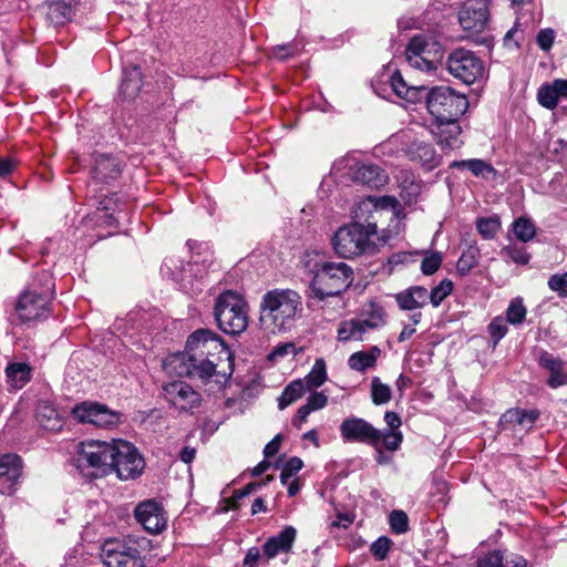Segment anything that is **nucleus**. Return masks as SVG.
<instances>
[{
	"mask_svg": "<svg viewBox=\"0 0 567 567\" xmlns=\"http://www.w3.org/2000/svg\"><path fill=\"white\" fill-rule=\"evenodd\" d=\"M506 322V319H503L502 317H496L488 324V332L491 334L494 347L506 336L508 331Z\"/></svg>",
	"mask_w": 567,
	"mask_h": 567,
	"instance_id": "de8ad7c7",
	"label": "nucleus"
},
{
	"mask_svg": "<svg viewBox=\"0 0 567 567\" xmlns=\"http://www.w3.org/2000/svg\"><path fill=\"white\" fill-rule=\"evenodd\" d=\"M295 344L291 342L278 344L274 348V350L268 354L269 361H277L281 358H285L288 354L295 353Z\"/></svg>",
	"mask_w": 567,
	"mask_h": 567,
	"instance_id": "5fc2aeb1",
	"label": "nucleus"
},
{
	"mask_svg": "<svg viewBox=\"0 0 567 567\" xmlns=\"http://www.w3.org/2000/svg\"><path fill=\"white\" fill-rule=\"evenodd\" d=\"M134 515L143 528L151 534L162 533L167 525L163 507L154 499L140 503L134 511Z\"/></svg>",
	"mask_w": 567,
	"mask_h": 567,
	"instance_id": "6ab92c4d",
	"label": "nucleus"
},
{
	"mask_svg": "<svg viewBox=\"0 0 567 567\" xmlns=\"http://www.w3.org/2000/svg\"><path fill=\"white\" fill-rule=\"evenodd\" d=\"M309 391L321 386L327 380V368L323 359H317L310 372L302 379Z\"/></svg>",
	"mask_w": 567,
	"mask_h": 567,
	"instance_id": "4c0bfd02",
	"label": "nucleus"
},
{
	"mask_svg": "<svg viewBox=\"0 0 567 567\" xmlns=\"http://www.w3.org/2000/svg\"><path fill=\"white\" fill-rule=\"evenodd\" d=\"M519 414H520V409H511L508 411H506L499 419V422L502 425L506 426V425H513V426H516L518 425V422H519Z\"/></svg>",
	"mask_w": 567,
	"mask_h": 567,
	"instance_id": "13d9d810",
	"label": "nucleus"
},
{
	"mask_svg": "<svg viewBox=\"0 0 567 567\" xmlns=\"http://www.w3.org/2000/svg\"><path fill=\"white\" fill-rule=\"evenodd\" d=\"M295 54V47L291 44L277 45L274 49V55L279 60H285Z\"/></svg>",
	"mask_w": 567,
	"mask_h": 567,
	"instance_id": "69168bd1",
	"label": "nucleus"
},
{
	"mask_svg": "<svg viewBox=\"0 0 567 567\" xmlns=\"http://www.w3.org/2000/svg\"><path fill=\"white\" fill-rule=\"evenodd\" d=\"M526 312L523 300L520 298H515L511 301L506 310V321L511 324H519L525 320Z\"/></svg>",
	"mask_w": 567,
	"mask_h": 567,
	"instance_id": "79ce46f5",
	"label": "nucleus"
},
{
	"mask_svg": "<svg viewBox=\"0 0 567 567\" xmlns=\"http://www.w3.org/2000/svg\"><path fill=\"white\" fill-rule=\"evenodd\" d=\"M8 383L16 389H21L31 379V368L24 362H12L6 368Z\"/></svg>",
	"mask_w": 567,
	"mask_h": 567,
	"instance_id": "f704fd0d",
	"label": "nucleus"
},
{
	"mask_svg": "<svg viewBox=\"0 0 567 567\" xmlns=\"http://www.w3.org/2000/svg\"><path fill=\"white\" fill-rule=\"evenodd\" d=\"M112 454L111 471H115L118 478L131 480L142 473L144 460L130 442L114 440V453Z\"/></svg>",
	"mask_w": 567,
	"mask_h": 567,
	"instance_id": "9b49d317",
	"label": "nucleus"
},
{
	"mask_svg": "<svg viewBox=\"0 0 567 567\" xmlns=\"http://www.w3.org/2000/svg\"><path fill=\"white\" fill-rule=\"evenodd\" d=\"M480 250L477 247L471 246L463 251L457 260L456 269L461 275H466L478 264Z\"/></svg>",
	"mask_w": 567,
	"mask_h": 567,
	"instance_id": "58836bf2",
	"label": "nucleus"
},
{
	"mask_svg": "<svg viewBox=\"0 0 567 567\" xmlns=\"http://www.w3.org/2000/svg\"><path fill=\"white\" fill-rule=\"evenodd\" d=\"M433 133L436 135L439 145L444 150L453 151L463 145L458 120L436 122Z\"/></svg>",
	"mask_w": 567,
	"mask_h": 567,
	"instance_id": "5701e85b",
	"label": "nucleus"
},
{
	"mask_svg": "<svg viewBox=\"0 0 567 567\" xmlns=\"http://www.w3.org/2000/svg\"><path fill=\"white\" fill-rule=\"evenodd\" d=\"M384 422L389 426L386 431H399V427L402 424L400 415L393 411L385 412Z\"/></svg>",
	"mask_w": 567,
	"mask_h": 567,
	"instance_id": "052dcab7",
	"label": "nucleus"
},
{
	"mask_svg": "<svg viewBox=\"0 0 567 567\" xmlns=\"http://www.w3.org/2000/svg\"><path fill=\"white\" fill-rule=\"evenodd\" d=\"M195 267L196 266L190 262H185L175 257H168L162 266V272L164 276H168L172 280L177 282L184 292L194 295L202 291V284L200 280L197 279Z\"/></svg>",
	"mask_w": 567,
	"mask_h": 567,
	"instance_id": "dca6fc26",
	"label": "nucleus"
},
{
	"mask_svg": "<svg viewBox=\"0 0 567 567\" xmlns=\"http://www.w3.org/2000/svg\"><path fill=\"white\" fill-rule=\"evenodd\" d=\"M403 442V434L401 431H381L380 430V444L382 443L388 451L395 452L400 449Z\"/></svg>",
	"mask_w": 567,
	"mask_h": 567,
	"instance_id": "49530a36",
	"label": "nucleus"
},
{
	"mask_svg": "<svg viewBox=\"0 0 567 567\" xmlns=\"http://www.w3.org/2000/svg\"><path fill=\"white\" fill-rule=\"evenodd\" d=\"M518 426L522 429H530L538 419L539 413L534 410H520Z\"/></svg>",
	"mask_w": 567,
	"mask_h": 567,
	"instance_id": "4d7b16f0",
	"label": "nucleus"
},
{
	"mask_svg": "<svg viewBox=\"0 0 567 567\" xmlns=\"http://www.w3.org/2000/svg\"><path fill=\"white\" fill-rule=\"evenodd\" d=\"M488 19L489 9L483 1L463 7L458 13V22L463 30L473 34L482 32L486 28Z\"/></svg>",
	"mask_w": 567,
	"mask_h": 567,
	"instance_id": "aec40b11",
	"label": "nucleus"
},
{
	"mask_svg": "<svg viewBox=\"0 0 567 567\" xmlns=\"http://www.w3.org/2000/svg\"><path fill=\"white\" fill-rule=\"evenodd\" d=\"M555 41V31L550 28L543 29L537 33L536 43L543 51H549Z\"/></svg>",
	"mask_w": 567,
	"mask_h": 567,
	"instance_id": "864d4df0",
	"label": "nucleus"
},
{
	"mask_svg": "<svg viewBox=\"0 0 567 567\" xmlns=\"http://www.w3.org/2000/svg\"><path fill=\"white\" fill-rule=\"evenodd\" d=\"M114 441H86L78 444L76 467L86 476L96 477L111 471Z\"/></svg>",
	"mask_w": 567,
	"mask_h": 567,
	"instance_id": "0eeeda50",
	"label": "nucleus"
},
{
	"mask_svg": "<svg viewBox=\"0 0 567 567\" xmlns=\"http://www.w3.org/2000/svg\"><path fill=\"white\" fill-rule=\"evenodd\" d=\"M47 14L51 23L62 25L73 17V6L61 0H51Z\"/></svg>",
	"mask_w": 567,
	"mask_h": 567,
	"instance_id": "c9c22d12",
	"label": "nucleus"
},
{
	"mask_svg": "<svg viewBox=\"0 0 567 567\" xmlns=\"http://www.w3.org/2000/svg\"><path fill=\"white\" fill-rule=\"evenodd\" d=\"M453 282L450 279H443L429 293V300L433 307H439L442 301L452 292Z\"/></svg>",
	"mask_w": 567,
	"mask_h": 567,
	"instance_id": "37998d69",
	"label": "nucleus"
},
{
	"mask_svg": "<svg viewBox=\"0 0 567 567\" xmlns=\"http://www.w3.org/2000/svg\"><path fill=\"white\" fill-rule=\"evenodd\" d=\"M142 87V73L138 66L133 65L124 70L120 86V93L124 100H132L140 93Z\"/></svg>",
	"mask_w": 567,
	"mask_h": 567,
	"instance_id": "7c9ffc66",
	"label": "nucleus"
},
{
	"mask_svg": "<svg viewBox=\"0 0 567 567\" xmlns=\"http://www.w3.org/2000/svg\"><path fill=\"white\" fill-rule=\"evenodd\" d=\"M310 413V410L305 404L301 405L292 419V425L297 429H301L302 425L307 422L308 415Z\"/></svg>",
	"mask_w": 567,
	"mask_h": 567,
	"instance_id": "680f3d73",
	"label": "nucleus"
},
{
	"mask_svg": "<svg viewBox=\"0 0 567 567\" xmlns=\"http://www.w3.org/2000/svg\"><path fill=\"white\" fill-rule=\"evenodd\" d=\"M353 281L352 268L343 261H326L316 265L310 284L311 297L324 300L339 296Z\"/></svg>",
	"mask_w": 567,
	"mask_h": 567,
	"instance_id": "39448f33",
	"label": "nucleus"
},
{
	"mask_svg": "<svg viewBox=\"0 0 567 567\" xmlns=\"http://www.w3.org/2000/svg\"><path fill=\"white\" fill-rule=\"evenodd\" d=\"M334 167L338 171H343V174L353 182L373 188L383 186L388 181L386 174L378 165L360 164L352 156L343 157L336 163Z\"/></svg>",
	"mask_w": 567,
	"mask_h": 567,
	"instance_id": "ddd939ff",
	"label": "nucleus"
},
{
	"mask_svg": "<svg viewBox=\"0 0 567 567\" xmlns=\"http://www.w3.org/2000/svg\"><path fill=\"white\" fill-rule=\"evenodd\" d=\"M451 168H467L474 176L485 179H494L496 177V169L487 162L473 158L464 161H454L450 165Z\"/></svg>",
	"mask_w": 567,
	"mask_h": 567,
	"instance_id": "72a5a7b5",
	"label": "nucleus"
},
{
	"mask_svg": "<svg viewBox=\"0 0 567 567\" xmlns=\"http://www.w3.org/2000/svg\"><path fill=\"white\" fill-rule=\"evenodd\" d=\"M73 416L81 423H89L102 429H112L120 424L122 414L109 409L106 405L84 401L73 406Z\"/></svg>",
	"mask_w": 567,
	"mask_h": 567,
	"instance_id": "4468645a",
	"label": "nucleus"
},
{
	"mask_svg": "<svg viewBox=\"0 0 567 567\" xmlns=\"http://www.w3.org/2000/svg\"><path fill=\"white\" fill-rule=\"evenodd\" d=\"M384 315L382 310H375L368 319H351L343 321L338 329L339 341L347 342L351 340L362 341L367 331L377 329L384 324Z\"/></svg>",
	"mask_w": 567,
	"mask_h": 567,
	"instance_id": "f3484780",
	"label": "nucleus"
},
{
	"mask_svg": "<svg viewBox=\"0 0 567 567\" xmlns=\"http://www.w3.org/2000/svg\"><path fill=\"white\" fill-rule=\"evenodd\" d=\"M328 403V396L322 392L312 393L306 402V406L310 410V412L318 411L323 409Z\"/></svg>",
	"mask_w": 567,
	"mask_h": 567,
	"instance_id": "6e6d98bb",
	"label": "nucleus"
},
{
	"mask_svg": "<svg viewBox=\"0 0 567 567\" xmlns=\"http://www.w3.org/2000/svg\"><path fill=\"white\" fill-rule=\"evenodd\" d=\"M539 364L550 374L547 380L549 388L557 389L567 384V372L564 371L565 362L560 358L545 351L539 357Z\"/></svg>",
	"mask_w": 567,
	"mask_h": 567,
	"instance_id": "bb28decb",
	"label": "nucleus"
},
{
	"mask_svg": "<svg viewBox=\"0 0 567 567\" xmlns=\"http://www.w3.org/2000/svg\"><path fill=\"white\" fill-rule=\"evenodd\" d=\"M260 487V484H257V483H249L247 484L244 488L235 492L234 494V499H240L245 496H248L250 495L251 493L256 492L257 488Z\"/></svg>",
	"mask_w": 567,
	"mask_h": 567,
	"instance_id": "338daca9",
	"label": "nucleus"
},
{
	"mask_svg": "<svg viewBox=\"0 0 567 567\" xmlns=\"http://www.w3.org/2000/svg\"><path fill=\"white\" fill-rule=\"evenodd\" d=\"M395 301L402 310L412 311L429 302V292L422 286H413L396 293Z\"/></svg>",
	"mask_w": 567,
	"mask_h": 567,
	"instance_id": "cd10ccee",
	"label": "nucleus"
},
{
	"mask_svg": "<svg viewBox=\"0 0 567 567\" xmlns=\"http://www.w3.org/2000/svg\"><path fill=\"white\" fill-rule=\"evenodd\" d=\"M339 430L344 443H361L374 449L380 445V430L364 419L347 417L341 422Z\"/></svg>",
	"mask_w": 567,
	"mask_h": 567,
	"instance_id": "2eb2a0df",
	"label": "nucleus"
},
{
	"mask_svg": "<svg viewBox=\"0 0 567 567\" xmlns=\"http://www.w3.org/2000/svg\"><path fill=\"white\" fill-rule=\"evenodd\" d=\"M214 316L219 329L228 334L241 333L248 327V305L241 295L231 290L218 296Z\"/></svg>",
	"mask_w": 567,
	"mask_h": 567,
	"instance_id": "423d86ee",
	"label": "nucleus"
},
{
	"mask_svg": "<svg viewBox=\"0 0 567 567\" xmlns=\"http://www.w3.org/2000/svg\"><path fill=\"white\" fill-rule=\"evenodd\" d=\"M303 466V462L301 458L293 456L290 457L285 464L284 467L286 472H288L291 476L298 473Z\"/></svg>",
	"mask_w": 567,
	"mask_h": 567,
	"instance_id": "e2e57ef3",
	"label": "nucleus"
},
{
	"mask_svg": "<svg viewBox=\"0 0 567 567\" xmlns=\"http://www.w3.org/2000/svg\"><path fill=\"white\" fill-rule=\"evenodd\" d=\"M560 99L567 100V79H556L538 89L537 101L547 110L556 109Z\"/></svg>",
	"mask_w": 567,
	"mask_h": 567,
	"instance_id": "393cba45",
	"label": "nucleus"
},
{
	"mask_svg": "<svg viewBox=\"0 0 567 567\" xmlns=\"http://www.w3.org/2000/svg\"><path fill=\"white\" fill-rule=\"evenodd\" d=\"M426 107L436 122L453 121L466 112L468 101L451 87L435 86L426 94Z\"/></svg>",
	"mask_w": 567,
	"mask_h": 567,
	"instance_id": "6e6552de",
	"label": "nucleus"
},
{
	"mask_svg": "<svg viewBox=\"0 0 567 567\" xmlns=\"http://www.w3.org/2000/svg\"><path fill=\"white\" fill-rule=\"evenodd\" d=\"M101 559L106 567H144L138 543L133 537L106 540L101 548Z\"/></svg>",
	"mask_w": 567,
	"mask_h": 567,
	"instance_id": "1a4fd4ad",
	"label": "nucleus"
},
{
	"mask_svg": "<svg viewBox=\"0 0 567 567\" xmlns=\"http://www.w3.org/2000/svg\"><path fill=\"white\" fill-rule=\"evenodd\" d=\"M281 435L280 434H277L264 449V455L266 457H271L274 456L278 451H279V447H280V443H281Z\"/></svg>",
	"mask_w": 567,
	"mask_h": 567,
	"instance_id": "0e129e2a",
	"label": "nucleus"
},
{
	"mask_svg": "<svg viewBox=\"0 0 567 567\" xmlns=\"http://www.w3.org/2000/svg\"><path fill=\"white\" fill-rule=\"evenodd\" d=\"M35 419L39 425L47 431H59L63 426V420L58 410L47 401L37 406Z\"/></svg>",
	"mask_w": 567,
	"mask_h": 567,
	"instance_id": "c85d7f7f",
	"label": "nucleus"
},
{
	"mask_svg": "<svg viewBox=\"0 0 567 567\" xmlns=\"http://www.w3.org/2000/svg\"><path fill=\"white\" fill-rule=\"evenodd\" d=\"M446 69L451 75L465 84H472L483 76L484 64L474 52L456 49L446 60Z\"/></svg>",
	"mask_w": 567,
	"mask_h": 567,
	"instance_id": "f8f14e48",
	"label": "nucleus"
},
{
	"mask_svg": "<svg viewBox=\"0 0 567 567\" xmlns=\"http://www.w3.org/2000/svg\"><path fill=\"white\" fill-rule=\"evenodd\" d=\"M513 231L516 238L523 243L532 240L536 234L534 224L525 217H519L514 221Z\"/></svg>",
	"mask_w": 567,
	"mask_h": 567,
	"instance_id": "ea45409f",
	"label": "nucleus"
},
{
	"mask_svg": "<svg viewBox=\"0 0 567 567\" xmlns=\"http://www.w3.org/2000/svg\"><path fill=\"white\" fill-rule=\"evenodd\" d=\"M477 230L485 239L495 237L501 228V223L497 217L480 218L476 223Z\"/></svg>",
	"mask_w": 567,
	"mask_h": 567,
	"instance_id": "c03bdc74",
	"label": "nucleus"
},
{
	"mask_svg": "<svg viewBox=\"0 0 567 567\" xmlns=\"http://www.w3.org/2000/svg\"><path fill=\"white\" fill-rule=\"evenodd\" d=\"M406 155L411 161L420 163L426 171L434 169L441 162L432 144L421 140H415L408 146Z\"/></svg>",
	"mask_w": 567,
	"mask_h": 567,
	"instance_id": "4be33fe9",
	"label": "nucleus"
},
{
	"mask_svg": "<svg viewBox=\"0 0 567 567\" xmlns=\"http://www.w3.org/2000/svg\"><path fill=\"white\" fill-rule=\"evenodd\" d=\"M391 540L388 537H379L371 545V553L377 559H384L390 550Z\"/></svg>",
	"mask_w": 567,
	"mask_h": 567,
	"instance_id": "603ef678",
	"label": "nucleus"
},
{
	"mask_svg": "<svg viewBox=\"0 0 567 567\" xmlns=\"http://www.w3.org/2000/svg\"><path fill=\"white\" fill-rule=\"evenodd\" d=\"M165 399L179 411H192L199 406L202 396L184 381H174L163 386Z\"/></svg>",
	"mask_w": 567,
	"mask_h": 567,
	"instance_id": "a211bd4d",
	"label": "nucleus"
},
{
	"mask_svg": "<svg viewBox=\"0 0 567 567\" xmlns=\"http://www.w3.org/2000/svg\"><path fill=\"white\" fill-rule=\"evenodd\" d=\"M364 225L358 221L340 227L332 237V247L342 258H354L362 255H373L378 241L384 244L385 236H379L374 216Z\"/></svg>",
	"mask_w": 567,
	"mask_h": 567,
	"instance_id": "7ed1b4c3",
	"label": "nucleus"
},
{
	"mask_svg": "<svg viewBox=\"0 0 567 567\" xmlns=\"http://www.w3.org/2000/svg\"><path fill=\"white\" fill-rule=\"evenodd\" d=\"M391 389L381 382L378 377L371 380V398L375 405L385 404L391 400Z\"/></svg>",
	"mask_w": 567,
	"mask_h": 567,
	"instance_id": "a19ab883",
	"label": "nucleus"
},
{
	"mask_svg": "<svg viewBox=\"0 0 567 567\" xmlns=\"http://www.w3.org/2000/svg\"><path fill=\"white\" fill-rule=\"evenodd\" d=\"M22 473V461L17 454L0 456V493L12 494Z\"/></svg>",
	"mask_w": 567,
	"mask_h": 567,
	"instance_id": "412c9836",
	"label": "nucleus"
},
{
	"mask_svg": "<svg viewBox=\"0 0 567 567\" xmlns=\"http://www.w3.org/2000/svg\"><path fill=\"white\" fill-rule=\"evenodd\" d=\"M297 537L292 526H286L278 535L270 537L262 547L264 556L270 560L280 553H289Z\"/></svg>",
	"mask_w": 567,
	"mask_h": 567,
	"instance_id": "b1692460",
	"label": "nucleus"
},
{
	"mask_svg": "<svg viewBox=\"0 0 567 567\" xmlns=\"http://www.w3.org/2000/svg\"><path fill=\"white\" fill-rule=\"evenodd\" d=\"M307 391H309V389L308 385L305 384V380H293L284 389L279 396L278 408L280 410L286 409L288 405L300 399Z\"/></svg>",
	"mask_w": 567,
	"mask_h": 567,
	"instance_id": "e433bc0d",
	"label": "nucleus"
},
{
	"mask_svg": "<svg viewBox=\"0 0 567 567\" xmlns=\"http://www.w3.org/2000/svg\"><path fill=\"white\" fill-rule=\"evenodd\" d=\"M389 523L394 534L400 535L409 530V517L403 511H392L389 517Z\"/></svg>",
	"mask_w": 567,
	"mask_h": 567,
	"instance_id": "a18cd8bd",
	"label": "nucleus"
},
{
	"mask_svg": "<svg viewBox=\"0 0 567 567\" xmlns=\"http://www.w3.org/2000/svg\"><path fill=\"white\" fill-rule=\"evenodd\" d=\"M476 567H528V563L518 554L496 549L481 558Z\"/></svg>",
	"mask_w": 567,
	"mask_h": 567,
	"instance_id": "a878e982",
	"label": "nucleus"
},
{
	"mask_svg": "<svg viewBox=\"0 0 567 567\" xmlns=\"http://www.w3.org/2000/svg\"><path fill=\"white\" fill-rule=\"evenodd\" d=\"M503 257L511 259L518 265H526L529 261V255L525 248L518 246H507L501 250Z\"/></svg>",
	"mask_w": 567,
	"mask_h": 567,
	"instance_id": "09e8293b",
	"label": "nucleus"
},
{
	"mask_svg": "<svg viewBox=\"0 0 567 567\" xmlns=\"http://www.w3.org/2000/svg\"><path fill=\"white\" fill-rule=\"evenodd\" d=\"M548 287L559 297H567V271L564 274H555L548 279Z\"/></svg>",
	"mask_w": 567,
	"mask_h": 567,
	"instance_id": "3c124183",
	"label": "nucleus"
},
{
	"mask_svg": "<svg viewBox=\"0 0 567 567\" xmlns=\"http://www.w3.org/2000/svg\"><path fill=\"white\" fill-rule=\"evenodd\" d=\"M116 202H117V197L116 195H112L111 197H104L101 202H100V209L102 210H106V212H115V205H116Z\"/></svg>",
	"mask_w": 567,
	"mask_h": 567,
	"instance_id": "774afa93",
	"label": "nucleus"
},
{
	"mask_svg": "<svg viewBox=\"0 0 567 567\" xmlns=\"http://www.w3.org/2000/svg\"><path fill=\"white\" fill-rule=\"evenodd\" d=\"M94 178L106 182L120 176L121 168L117 159L110 155H99L93 169Z\"/></svg>",
	"mask_w": 567,
	"mask_h": 567,
	"instance_id": "2f4dec72",
	"label": "nucleus"
},
{
	"mask_svg": "<svg viewBox=\"0 0 567 567\" xmlns=\"http://www.w3.org/2000/svg\"><path fill=\"white\" fill-rule=\"evenodd\" d=\"M53 293V278L50 274L44 272L20 295L16 305L20 320L29 322L47 318L50 315Z\"/></svg>",
	"mask_w": 567,
	"mask_h": 567,
	"instance_id": "20e7f679",
	"label": "nucleus"
},
{
	"mask_svg": "<svg viewBox=\"0 0 567 567\" xmlns=\"http://www.w3.org/2000/svg\"><path fill=\"white\" fill-rule=\"evenodd\" d=\"M405 58L412 68L430 72L436 69L442 58L441 47L432 39L417 34L410 40Z\"/></svg>",
	"mask_w": 567,
	"mask_h": 567,
	"instance_id": "9d476101",
	"label": "nucleus"
},
{
	"mask_svg": "<svg viewBox=\"0 0 567 567\" xmlns=\"http://www.w3.org/2000/svg\"><path fill=\"white\" fill-rule=\"evenodd\" d=\"M381 355V349L378 346L371 347L368 351H357L348 359V365L357 372H364L375 367L378 358Z\"/></svg>",
	"mask_w": 567,
	"mask_h": 567,
	"instance_id": "c756f323",
	"label": "nucleus"
},
{
	"mask_svg": "<svg viewBox=\"0 0 567 567\" xmlns=\"http://www.w3.org/2000/svg\"><path fill=\"white\" fill-rule=\"evenodd\" d=\"M231 357L223 339L208 329H198L187 339L186 350L169 355L164 369L178 377H198L207 380L217 374V368Z\"/></svg>",
	"mask_w": 567,
	"mask_h": 567,
	"instance_id": "f257e3e1",
	"label": "nucleus"
},
{
	"mask_svg": "<svg viewBox=\"0 0 567 567\" xmlns=\"http://www.w3.org/2000/svg\"><path fill=\"white\" fill-rule=\"evenodd\" d=\"M384 79V83L389 85L391 91L399 97L404 99L406 101H413L415 90L414 86H409L404 79L402 78L399 71H393L392 73H383L380 75V82Z\"/></svg>",
	"mask_w": 567,
	"mask_h": 567,
	"instance_id": "473e14b6",
	"label": "nucleus"
},
{
	"mask_svg": "<svg viewBox=\"0 0 567 567\" xmlns=\"http://www.w3.org/2000/svg\"><path fill=\"white\" fill-rule=\"evenodd\" d=\"M442 254L439 251L427 254L421 262V270L424 275H433L442 265Z\"/></svg>",
	"mask_w": 567,
	"mask_h": 567,
	"instance_id": "8fccbe9b",
	"label": "nucleus"
},
{
	"mask_svg": "<svg viewBox=\"0 0 567 567\" xmlns=\"http://www.w3.org/2000/svg\"><path fill=\"white\" fill-rule=\"evenodd\" d=\"M260 558V550L257 547H251L247 550L243 565L244 567H257V563Z\"/></svg>",
	"mask_w": 567,
	"mask_h": 567,
	"instance_id": "bf43d9fd",
	"label": "nucleus"
},
{
	"mask_svg": "<svg viewBox=\"0 0 567 567\" xmlns=\"http://www.w3.org/2000/svg\"><path fill=\"white\" fill-rule=\"evenodd\" d=\"M302 312V298L291 289H274L260 303V324L268 333L289 330Z\"/></svg>",
	"mask_w": 567,
	"mask_h": 567,
	"instance_id": "f03ea898",
	"label": "nucleus"
}]
</instances>
